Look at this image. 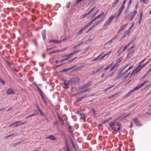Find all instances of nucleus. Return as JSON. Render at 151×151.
Masks as SVG:
<instances>
[{"label": "nucleus", "mask_w": 151, "mask_h": 151, "mask_svg": "<svg viewBox=\"0 0 151 151\" xmlns=\"http://www.w3.org/2000/svg\"><path fill=\"white\" fill-rule=\"evenodd\" d=\"M133 121L134 122V123L137 126H141V124L140 123L139 121H138L137 119H134Z\"/></svg>", "instance_id": "4468645a"}, {"label": "nucleus", "mask_w": 151, "mask_h": 151, "mask_svg": "<svg viewBox=\"0 0 151 151\" xmlns=\"http://www.w3.org/2000/svg\"><path fill=\"white\" fill-rule=\"evenodd\" d=\"M73 67H70V68H66L65 69H64L63 70H61L60 71V73H62L64 72H65L68 71L69 70L71 69H73Z\"/></svg>", "instance_id": "9d476101"}, {"label": "nucleus", "mask_w": 151, "mask_h": 151, "mask_svg": "<svg viewBox=\"0 0 151 151\" xmlns=\"http://www.w3.org/2000/svg\"><path fill=\"white\" fill-rule=\"evenodd\" d=\"M112 52L111 51H110L108 53H107V54H105L104 56L105 57L106 56H107V55H109Z\"/></svg>", "instance_id": "13d9d810"}, {"label": "nucleus", "mask_w": 151, "mask_h": 151, "mask_svg": "<svg viewBox=\"0 0 151 151\" xmlns=\"http://www.w3.org/2000/svg\"><path fill=\"white\" fill-rule=\"evenodd\" d=\"M40 113V114L42 116H44V114L42 111L41 110H40V111H39Z\"/></svg>", "instance_id": "4d7b16f0"}, {"label": "nucleus", "mask_w": 151, "mask_h": 151, "mask_svg": "<svg viewBox=\"0 0 151 151\" xmlns=\"http://www.w3.org/2000/svg\"><path fill=\"white\" fill-rule=\"evenodd\" d=\"M127 24H125L123 25L122 26H121L120 28L119 29L118 32L117 33H118L119 32H121L124 29V28L126 26Z\"/></svg>", "instance_id": "b1692460"}, {"label": "nucleus", "mask_w": 151, "mask_h": 151, "mask_svg": "<svg viewBox=\"0 0 151 151\" xmlns=\"http://www.w3.org/2000/svg\"><path fill=\"white\" fill-rule=\"evenodd\" d=\"M104 13L103 12H102L101 14L98 15L97 17H96L97 18V19L100 18L101 17H102V16L104 15Z\"/></svg>", "instance_id": "c756f323"}, {"label": "nucleus", "mask_w": 151, "mask_h": 151, "mask_svg": "<svg viewBox=\"0 0 151 151\" xmlns=\"http://www.w3.org/2000/svg\"><path fill=\"white\" fill-rule=\"evenodd\" d=\"M141 1L144 4H147L148 3V1L147 0H141Z\"/></svg>", "instance_id": "e433bc0d"}, {"label": "nucleus", "mask_w": 151, "mask_h": 151, "mask_svg": "<svg viewBox=\"0 0 151 151\" xmlns=\"http://www.w3.org/2000/svg\"><path fill=\"white\" fill-rule=\"evenodd\" d=\"M135 91L134 90V89L132 91H130L124 97V98H126L128 97H129L130 96L132 95V93Z\"/></svg>", "instance_id": "1a4fd4ad"}, {"label": "nucleus", "mask_w": 151, "mask_h": 151, "mask_svg": "<svg viewBox=\"0 0 151 151\" xmlns=\"http://www.w3.org/2000/svg\"><path fill=\"white\" fill-rule=\"evenodd\" d=\"M79 81V78L77 77L73 78L68 81L64 80L63 82V87L65 89H68L69 88V86H73Z\"/></svg>", "instance_id": "f257e3e1"}, {"label": "nucleus", "mask_w": 151, "mask_h": 151, "mask_svg": "<svg viewBox=\"0 0 151 151\" xmlns=\"http://www.w3.org/2000/svg\"><path fill=\"white\" fill-rule=\"evenodd\" d=\"M52 42L54 43H59L61 42V41H58L57 40H51L49 41V42Z\"/></svg>", "instance_id": "f3484780"}, {"label": "nucleus", "mask_w": 151, "mask_h": 151, "mask_svg": "<svg viewBox=\"0 0 151 151\" xmlns=\"http://www.w3.org/2000/svg\"><path fill=\"white\" fill-rule=\"evenodd\" d=\"M83 90L81 91L80 92V93H83L85 92L89 91L90 89L89 88H85L84 89H82Z\"/></svg>", "instance_id": "6ab92c4d"}, {"label": "nucleus", "mask_w": 151, "mask_h": 151, "mask_svg": "<svg viewBox=\"0 0 151 151\" xmlns=\"http://www.w3.org/2000/svg\"><path fill=\"white\" fill-rule=\"evenodd\" d=\"M37 88L38 91L39 92V94L40 96H41L43 95L42 92V90L40 89L37 86Z\"/></svg>", "instance_id": "5701e85b"}, {"label": "nucleus", "mask_w": 151, "mask_h": 151, "mask_svg": "<svg viewBox=\"0 0 151 151\" xmlns=\"http://www.w3.org/2000/svg\"><path fill=\"white\" fill-rule=\"evenodd\" d=\"M126 0H124L123 1L122 5L121 7L120 8L121 9V10H123V9H124V6L125 5V3H126Z\"/></svg>", "instance_id": "412c9836"}, {"label": "nucleus", "mask_w": 151, "mask_h": 151, "mask_svg": "<svg viewBox=\"0 0 151 151\" xmlns=\"http://www.w3.org/2000/svg\"><path fill=\"white\" fill-rule=\"evenodd\" d=\"M108 122V120L107 119H106L102 123V124H105L106 123Z\"/></svg>", "instance_id": "680f3d73"}, {"label": "nucleus", "mask_w": 151, "mask_h": 151, "mask_svg": "<svg viewBox=\"0 0 151 151\" xmlns=\"http://www.w3.org/2000/svg\"><path fill=\"white\" fill-rule=\"evenodd\" d=\"M134 25V23L133 22L131 25V26L129 28L128 30L129 31L133 27Z\"/></svg>", "instance_id": "c9c22d12"}, {"label": "nucleus", "mask_w": 151, "mask_h": 151, "mask_svg": "<svg viewBox=\"0 0 151 151\" xmlns=\"http://www.w3.org/2000/svg\"><path fill=\"white\" fill-rule=\"evenodd\" d=\"M22 142H17L16 143H15L13 144V146L14 147H17V145H19V144H20Z\"/></svg>", "instance_id": "2f4dec72"}, {"label": "nucleus", "mask_w": 151, "mask_h": 151, "mask_svg": "<svg viewBox=\"0 0 151 151\" xmlns=\"http://www.w3.org/2000/svg\"><path fill=\"white\" fill-rule=\"evenodd\" d=\"M122 57H121L119 58L118 61H117V62H118V63H120L122 61Z\"/></svg>", "instance_id": "de8ad7c7"}, {"label": "nucleus", "mask_w": 151, "mask_h": 151, "mask_svg": "<svg viewBox=\"0 0 151 151\" xmlns=\"http://www.w3.org/2000/svg\"><path fill=\"white\" fill-rule=\"evenodd\" d=\"M117 119H115L114 122H111L109 124L110 127L112 129L115 131L117 132V130L119 132L122 131V126L121 124L119 122H117L116 123Z\"/></svg>", "instance_id": "f03ea898"}, {"label": "nucleus", "mask_w": 151, "mask_h": 151, "mask_svg": "<svg viewBox=\"0 0 151 151\" xmlns=\"http://www.w3.org/2000/svg\"><path fill=\"white\" fill-rule=\"evenodd\" d=\"M119 0H115V1L113 3L112 7L114 8L117 6V4L118 3Z\"/></svg>", "instance_id": "f8f14e48"}, {"label": "nucleus", "mask_w": 151, "mask_h": 151, "mask_svg": "<svg viewBox=\"0 0 151 151\" xmlns=\"http://www.w3.org/2000/svg\"><path fill=\"white\" fill-rule=\"evenodd\" d=\"M56 46L52 47H50V48L47 49V51H48V50H51L52 49H53L56 48Z\"/></svg>", "instance_id": "58836bf2"}, {"label": "nucleus", "mask_w": 151, "mask_h": 151, "mask_svg": "<svg viewBox=\"0 0 151 151\" xmlns=\"http://www.w3.org/2000/svg\"><path fill=\"white\" fill-rule=\"evenodd\" d=\"M145 60L146 59H145L141 62L139 63L138 65L135 69L137 73L139 72L144 67V65H142V63L145 61Z\"/></svg>", "instance_id": "7ed1b4c3"}, {"label": "nucleus", "mask_w": 151, "mask_h": 151, "mask_svg": "<svg viewBox=\"0 0 151 151\" xmlns=\"http://www.w3.org/2000/svg\"><path fill=\"white\" fill-rule=\"evenodd\" d=\"M102 69V68H101L100 69H98L96 70V72L97 73L100 70H101Z\"/></svg>", "instance_id": "338daca9"}, {"label": "nucleus", "mask_w": 151, "mask_h": 151, "mask_svg": "<svg viewBox=\"0 0 151 151\" xmlns=\"http://www.w3.org/2000/svg\"><path fill=\"white\" fill-rule=\"evenodd\" d=\"M46 139H50L52 141H54L55 139V137L53 135H50L49 136L47 137Z\"/></svg>", "instance_id": "dca6fc26"}, {"label": "nucleus", "mask_w": 151, "mask_h": 151, "mask_svg": "<svg viewBox=\"0 0 151 151\" xmlns=\"http://www.w3.org/2000/svg\"><path fill=\"white\" fill-rule=\"evenodd\" d=\"M117 76L114 79V80H116L119 79L120 78H122L123 76H124L122 73H120V72H119L117 74Z\"/></svg>", "instance_id": "423d86ee"}, {"label": "nucleus", "mask_w": 151, "mask_h": 151, "mask_svg": "<svg viewBox=\"0 0 151 151\" xmlns=\"http://www.w3.org/2000/svg\"><path fill=\"white\" fill-rule=\"evenodd\" d=\"M116 67V66L115 65H114L113 67H112V68L110 69V71H113L115 68Z\"/></svg>", "instance_id": "a18cd8bd"}, {"label": "nucleus", "mask_w": 151, "mask_h": 151, "mask_svg": "<svg viewBox=\"0 0 151 151\" xmlns=\"http://www.w3.org/2000/svg\"><path fill=\"white\" fill-rule=\"evenodd\" d=\"M114 86H111V87H108L106 88V89H105L104 90V91H105V92H106L108 90L110 89L111 88H112V87H113Z\"/></svg>", "instance_id": "ea45409f"}, {"label": "nucleus", "mask_w": 151, "mask_h": 151, "mask_svg": "<svg viewBox=\"0 0 151 151\" xmlns=\"http://www.w3.org/2000/svg\"><path fill=\"white\" fill-rule=\"evenodd\" d=\"M130 33V32H129V30L125 31L124 32V36H126L127 35H128V34H129Z\"/></svg>", "instance_id": "473e14b6"}, {"label": "nucleus", "mask_w": 151, "mask_h": 151, "mask_svg": "<svg viewBox=\"0 0 151 151\" xmlns=\"http://www.w3.org/2000/svg\"><path fill=\"white\" fill-rule=\"evenodd\" d=\"M14 135H15L14 134H9V135L7 136L6 137L7 138H8L9 137H11V136H14Z\"/></svg>", "instance_id": "603ef678"}, {"label": "nucleus", "mask_w": 151, "mask_h": 151, "mask_svg": "<svg viewBox=\"0 0 151 151\" xmlns=\"http://www.w3.org/2000/svg\"><path fill=\"white\" fill-rule=\"evenodd\" d=\"M129 7H127V8L125 10V13H127L129 12Z\"/></svg>", "instance_id": "a19ab883"}, {"label": "nucleus", "mask_w": 151, "mask_h": 151, "mask_svg": "<svg viewBox=\"0 0 151 151\" xmlns=\"http://www.w3.org/2000/svg\"><path fill=\"white\" fill-rule=\"evenodd\" d=\"M92 81H90L89 82L86 84H83L79 86L80 89H84L85 88H89L88 87L92 84Z\"/></svg>", "instance_id": "20e7f679"}, {"label": "nucleus", "mask_w": 151, "mask_h": 151, "mask_svg": "<svg viewBox=\"0 0 151 151\" xmlns=\"http://www.w3.org/2000/svg\"><path fill=\"white\" fill-rule=\"evenodd\" d=\"M96 8V7L95 6L93 8H92L90 11L86 13L84 15L83 17H86L89 15L92 12H93Z\"/></svg>", "instance_id": "9b49d317"}, {"label": "nucleus", "mask_w": 151, "mask_h": 151, "mask_svg": "<svg viewBox=\"0 0 151 151\" xmlns=\"http://www.w3.org/2000/svg\"><path fill=\"white\" fill-rule=\"evenodd\" d=\"M113 64L112 63H111V64H110V65H108L105 68H104V70H107L110 67H111L113 65Z\"/></svg>", "instance_id": "7c9ffc66"}, {"label": "nucleus", "mask_w": 151, "mask_h": 151, "mask_svg": "<svg viewBox=\"0 0 151 151\" xmlns=\"http://www.w3.org/2000/svg\"><path fill=\"white\" fill-rule=\"evenodd\" d=\"M137 73V72L135 70H134L131 73V75H134V76Z\"/></svg>", "instance_id": "f704fd0d"}, {"label": "nucleus", "mask_w": 151, "mask_h": 151, "mask_svg": "<svg viewBox=\"0 0 151 151\" xmlns=\"http://www.w3.org/2000/svg\"><path fill=\"white\" fill-rule=\"evenodd\" d=\"M120 64L117 62H116V63L114 64L115 65H116V67H118L119 66Z\"/></svg>", "instance_id": "0e129e2a"}, {"label": "nucleus", "mask_w": 151, "mask_h": 151, "mask_svg": "<svg viewBox=\"0 0 151 151\" xmlns=\"http://www.w3.org/2000/svg\"><path fill=\"white\" fill-rule=\"evenodd\" d=\"M125 69H126L125 67L124 66H123L119 69V72H120V73H122Z\"/></svg>", "instance_id": "cd10ccee"}, {"label": "nucleus", "mask_w": 151, "mask_h": 151, "mask_svg": "<svg viewBox=\"0 0 151 151\" xmlns=\"http://www.w3.org/2000/svg\"><path fill=\"white\" fill-rule=\"evenodd\" d=\"M65 151H70V150L69 149L68 146L67 147H66V148L65 149Z\"/></svg>", "instance_id": "774afa93"}, {"label": "nucleus", "mask_w": 151, "mask_h": 151, "mask_svg": "<svg viewBox=\"0 0 151 151\" xmlns=\"http://www.w3.org/2000/svg\"><path fill=\"white\" fill-rule=\"evenodd\" d=\"M116 14L113 16H112L111 17H110L105 22L104 24V25L105 26H106L109 25L111 22L112 21L113 19L115 18L116 17Z\"/></svg>", "instance_id": "39448f33"}, {"label": "nucleus", "mask_w": 151, "mask_h": 151, "mask_svg": "<svg viewBox=\"0 0 151 151\" xmlns=\"http://www.w3.org/2000/svg\"><path fill=\"white\" fill-rule=\"evenodd\" d=\"M116 67V66L115 65H114L113 67H112V68L110 69V71H113L115 68Z\"/></svg>", "instance_id": "c03bdc74"}, {"label": "nucleus", "mask_w": 151, "mask_h": 151, "mask_svg": "<svg viewBox=\"0 0 151 151\" xmlns=\"http://www.w3.org/2000/svg\"><path fill=\"white\" fill-rule=\"evenodd\" d=\"M67 60V59L65 58H64L60 60V62L62 63L64 61H65Z\"/></svg>", "instance_id": "3c124183"}, {"label": "nucleus", "mask_w": 151, "mask_h": 151, "mask_svg": "<svg viewBox=\"0 0 151 151\" xmlns=\"http://www.w3.org/2000/svg\"><path fill=\"white\" fill-rule=\"evenodd\" d=\"M117 37H118V35H116L114 37H113V38H112L111 39V40L113 41V40H114L116 39L117 38Z\"/></svg>", "instance_id": "052dcab7"}, {"label": "nucleus", "mask_w": 151, "mask_h": 151, "mask_svg": "<svg viewBox=\"0 0 151 151\" xmlns=\"http://www.w3.org/2000/svg\"><path fill=\"white\" fill-rule=\"evenodd\" d=\"M58 117L59 119L60 122L61 124V125H64V122L62 118L61 117H60V116H58Z\"/></svg>", "instance_id": "4be33fe9"}, {"label": "nucleus", "mask_w": 151, "mask_h": 151, "mask_svg": "<svg viewBox=\"0 0 151 151\" xmlns=\"http://www.w3.org/2000/svg\"><path fill=\"white\" fill-rule=\"evenodd\" d=\"M137 12L136 10L134 11V14L133 15V17H130L131 18L130 19V21H131L134 18V17L135 16L136 14H137Z\"/></svg>", "instance_id": "a878e982"}, {"label": "nucleus", "mask_w": 151, "mask_h": 151, "mask_svg": "<svg viewBox=\"0 0 151 151\" xmlns=\"http://www.w3.org/2000/svg\"><path fill=\"white\" fill-rule=\"evenodd\" d=\"M99 10H98V11H97L94 14H93V16L94 17V16H95L97 14V13H98V12H99Z\"/></svg>", "instance_id": "69168bd1"}, {"label": "nucleus", "mask_w": 151, "mask_h": 151, "mask_svg": "<svg viewBox=\"0 0 151 151\" xmlns=\"http://www.w3.org/2000/svg\"><path fill=\"white\" fill-rule=\"evenodd\" d=\"M41 96L42 99V100L44 103L45 104H47V102L46 101L45 97L43 95Z\"/></svg>", "instance_id": "bb28decb"}, {"label": "nucleus", "mask_w": 151, "mask_h": 151, "mask_svg": "<svg viewBox=\"0 0 151 151\" xmlns=\"http://www.w3.org/2000/svg\"><path fill=\"white\" fill-rule=\"evenodd\" d=\"M73 56V55L71 53H70L69 55H66L65 56V58L66 59H67V60L70 59L71 58L72 56Z\"/></svg>", "instance_id": "aec40b11"}, {"label": "nucleus", "mask_w": 151, "mask_h": 151, "mask_svg": "<svg viewBox=\"0 0 151 151\" xmlns=\"http://www.w3.org/2000/svg\"><path fill=\"white\" fill-rule=\"evenodd\" d=\"M6 93L8 95H10L11 94H14L15 93V92L11 88L8 89L6 91Z\"/></svg>", "instance_id": "6e6552de"}, {"label": "nucleus", "mask_w": 151, "mask_h": 151, "mask_svg": "<svg viewBox=\"0 0 151 151\" xmlns=\"http://www.w3.org/2000/svg\"><path fill=\"white\" fill-rule=\"evenodd\" d=\"M134 11L130 12L128 15L127 16L125 17V19H130V17H133V15L134 14Z\"/></svg>", "instance_id": "0eeeda50"}, {"label": "nucleus", "mask_w": 151, "mask_h": 151, "mask_svg": "<svg viewBox=\"0 0 151 151\" xmlns=\"http://www.w3.org/2000/svg\"><path fill=\"white\" fill-rule=\"evenodd\" d=\"M67 49V47H65V48H64V49H63L62 50H58L59 52H63L65 51V50H66Z\"/></svg>", "instance_id": "79ce46f5"}, {"label": "nucleus", "mask_w": 151, "mask_h": 151, "mask_svg": "<svg viewBox=\"0 0 151 151\" xmlns=\"http://www.w3.org/2000/svg\"><path fill=\"white\" fill-rule=\"evenodd\" d=\"M127 48V46H126L123 49L122 51L124 52Z\"/></svg>", "instance_id": "6e6d98bb"}, {"label": "nucleus", "mask_w": 151, "mask_h": 151, "mask_svg": "<svg viewBox=\"0 0 151 151\" xmlns=\"http://www.w3.org/2000/svg\"><path fill=\"white\" fill-rule=\"evenodd\" d=\"M59 52L58 50H55L54 51H51L50 53V54H54L56 52Z\"/></svg>", "instance_id": "72a5a7b5"}, {"label": "nucleus", "mask_w": 151, "mask_h": 151, "mask_svg": "<svg viewBox=\"0 0 151 151\" xmlns=\"http://www.w3.org/2000/svg\"><path fill=\"white\" fill-rule=\"evenodd\" d=\"M143 86V84L142 83L140 84L139 85H138L137 86L135 87L134 88V89L135 91L138 90L140 88L142 87Z\"/></svg>", "instance_id": "a211bd4d"}, {"label": "nucleus", "mask_w": 151, "mask_h": 151, "mask_svg": "<svg viewBox=\"0 0 151 151\" xmlns=\"http://www.w3.org/2000/svg\"><path fill=\"white\" fill-rule=\"evenodd\" d=\"M128 76V75H126L124 76L122 78V80H126Z\"/></svg>", "instance_id": "37998d69"}, {"label": "nucleus", "mask_w": 151, "mask_h": 151, "mask_svg": "<svg viewBox=\"0 0 151 151\" xmlns=\"http://www.w3.org/2000/svg\"><path fill=\"white\" fill-rule=\"evenodd\" d=\"M104 20V19H103V18H102L101 20L96 22L95 23L96 25H97L101 23Z\"/></svg>", "instance_id": "c85d7f7f"}, {"label": "nucleus", "mask_w": 151, "mask_h": 151, "mask_svg": "<svg viewBox=\"0 0 151 151\" xmlns=\"http://www.w3.org/2000/svg\"><path fill=\"white\" fill-rule=\"evenodd\" d=\"M80 92H78L76 93H75L72 94V96H76L77 95L80 94Z\"/></svg>", "instance_id": "4c0bfd02"}, {"label": "nucleus", "mask_w": 151, "mask_h": 151, "mask_svg": "<svg viewBox=\"0 0 151 151\" xmlns=\"http://www.w3.org/2000/svg\"><path fill=\"white\" fill-rule=\"evenodd\" d=\"M80 44H81V43H80V44H78V45H76V46L73 47V49H75L77 47H78L79 46Z\"/></svg>", "instance_id": "e2e57ef3"}, {"label": "nucleus", "mask_w": 151, "mask_h": 151, "mask_svg": "<svg viewBox=\"0 0 151 151\" xmlns=\"http://www.w3.org/2000/svg\"><path fill=\"white\" fill-rule=\"evenodd\" d=\"M0 82L1 83L3 84V85H4L5 84V81L3 80H2L1 78H0Z\"/></svg>", "instance_id": "09e8293b"}, {"label": "nucleus", "mask_w": 151, "mask_h": 151, "mask_svg": "<svg viewBox=\"0 0 151 151\" xmlns=\"http://www.w3.org/2000/svg\"><path fill=\"white\" fill-rule=\"evenodd\" d=\"M149 81V80L145 81L143 83H142V84H143V86H144L145 84L147 83Z\"/></svg>", "instance_id": "864d4df0"}, {"label": "nucleus", "mask_w": 151, "mask_h": 151, "mask_svg": "<svg viewBox=\"0 0 151 151\" xmlns=\"http://www.w3.org/2000/svg\"><path fill=\"white\" fill-rule=\"evenodd\" d=\"M134 67L133 65H132L130 66L128 69H127V70L128 71L129 70L131 69Z\"/></svg>", "instance_id": "8fccbe9b"}, {"label": "nucleus", "mask_w": 151, "mask_h": 151, "mask_svg": "<svg viewBox=\"0 0 151 151\" xmlns=\"http://www.w3.org/2000/svg\"><path fill=\"white\" fill-rule=\"evenodd\" d=\"M36 115V114H32L31 115H30L29 116H27V118H28L29 117H32V116L34 115Z\"/></svg>", "instance_id": "5fc2aeb1"}, {"label": "nucleus", "mask_w": 151, "mask_h": 151, "mask_svg": "<svg viewBox=\"0 0 151 151\" xmlns=\"http://www.w3.org/2000/svg\"><path fill=\"white\" fill-rule=\"evenodd\" d=\"M71 142L72 143V145L74 149H75L76 146L74 143H73V142L72 141H71Z\"/></svg>", "instance_id": "49530a36"}, {"label": "nucleus", "mask_w": 151, "mask_h": 151, "mask_svg": "<svg viewBox=\"0 0 151 151\" xmlns=\"http://www.w3.org/2000/svg\"><path fill=\"white\" fill-rule=\"evenodd\" d=\"M128 72V71L127 70H126L125 71H124L123 73H122V74L123 76H124Z\"/></svg>", "instance_id": "bf43d9fd"}, {"label": "nucleus", "mask_w": 151, "mask_h": 151, "mask_svg": "<svg viewBox=\"0 0 151 151\" xmlns=\"http://www.w3.org/2000/svg\"><path fill=\"white\" fill-rule=\"evenodd\" d=\"M86 97V96H81L79 98L77 99L76 100V102H78L80 101L83 99L85 98Z\"/></svg>", "instance_id": "ddd939ff"}, {"label": "nucleus", "mask_w": 151, "mask_h": 151, "mask_svg": "<svg viewBox=\"0 0 151 151\" xmlns=\"http://www.w3.org/2000/svg\"><path fill=\"white\" fill-rule=\"evenodd\" d=\"M81 51V50H74L72 52V54L73 55L79 52H80Z\"/></svg>", "instance_id": "393cba45"}, {"label": "nucleus", "mask_w": 151, "mask_h": 151, "mask_svg": "<svg viewBox=\"0 0 151 151\" xmlns=\"http://www.w3.org/2000/svg\"><path fill=\"white\" fill-rule=\"evenodd\" d=\"M42 36L43 40H45L46 38V31L45 30H43L42 33Z\"/></svg>", "instance_id": "2eb2a0df"}]
</instances>
